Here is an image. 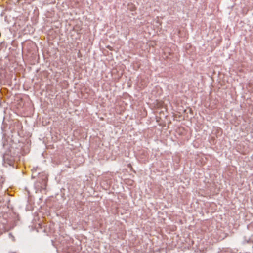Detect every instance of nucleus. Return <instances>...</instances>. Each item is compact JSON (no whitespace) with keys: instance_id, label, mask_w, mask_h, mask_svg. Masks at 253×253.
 Returning <instances> with one entry per match:
<instances>
[{"instance_id":"f257e3e1","label":"nucleus","mask_w":253,"mask_h":253,"mask_svg":"<svg viewBox=\"0 0 253 253\" xmlns=\"http://www.w3.org/2000/svg\"><path fill=\"white\" fill-rule=\"evenodd\" d=\"M9 155L7 154H4L3 155V161L4 163L7 164L10 166L13 164V160L12 159H9Z\"/></svg>"},{"instance_id":"f03ea898","label":"nucleus","mask_w":253,"mask_h":253,"mask_svg":"<svg viewBox=\"0 0 253 253\" xmlns=\"http://www.w3.org/2000/svg\"><path fill=\"white\" fill-rule=\"evenodd\" d=\"M107 48H108L109 49H110V50H112V48L109 45L107 46Z\"/></svg>"}]
</instances>
